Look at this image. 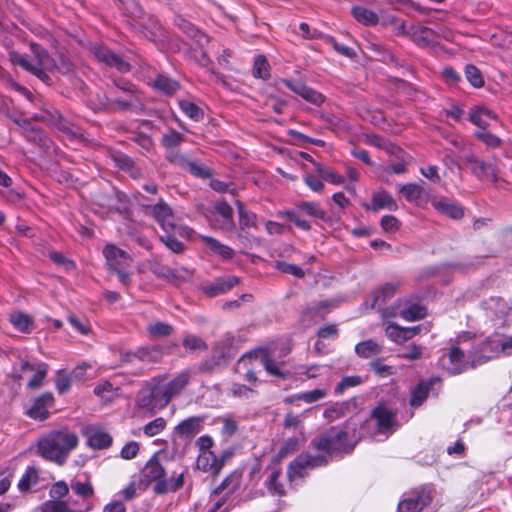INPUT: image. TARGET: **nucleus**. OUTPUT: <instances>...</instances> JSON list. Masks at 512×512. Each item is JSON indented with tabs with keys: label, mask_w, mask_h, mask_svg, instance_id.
I'll list each match as a JSON object with an SVG mask.
<instances>
[{
	"label": "nucleus",
	"mask_w": 512,
	"mask_h": 512,
	"mask_svg": "<svg viewBox=\"0 0 512 512\" xmlns=\"http://www.w3.org/2000/svg\"><path fill=\"white\" fill-rule=\"evenodd\" d=\"M78 442V436L68 429L53 430L38 441V453L46 460L63 465Z\"/></svg>",
	"instance_id": "f257e3e1"
},
{
	"label": "nucleus",
	"mask_w": 512,
	"mask_h": 512,
	"mask_svg": "<svg viewBox=\"0 0 512 512\" xmlns=\"http://www.w3.org/2000/svg\"><path fill=\"white\" fill-rule=\"evenodd\" d=\"M31 51L34 59L29 60L27 56L12 52L10 54L11 61L32 73L44 83H49L50 77L48 72H52L57 68L55 60L49 53L37 44H31Z\"/></svg>",
	"instance_id": "f03ea898"
},
{
	"label": "nucleus",
	"mask_w": 512,
	"mask_h": 512,
	"mask_svg": "<svg viewBox=\"0 0 512 512\" xmlns=\"http://www.w3.org/2000/svg\"><path fill=\"white\" fill-rule=\"evenodd\" d=\"M357 443L355 436L349 437V433L338 427H331L312 441V446L327 454L350 453Z\"/></svg>",
	"instance_id": "7ed1b4c3"
},
{
	"label": "nucleus",
	"mask_w": 512,
	"mask_h": 512,
	"mask_svg": "<svg viewBox=\"0 0 512 512\" xmlns=\"http://www.w3.org/2000/svg\"><path fill=\"white\" fill-rule=\"evenodd\" d=\"M501 353L512 354V336L504 339L501 335L495 334L474 346L471 349L472 368L499 357Z\"/></svg>",
	"instance_id": "20e7f679"
},
{
	"label": "nucleus",
	"mask_w": 512,
	"mask_h": 512,
	"mask_svg": "<svg viewBox=\"0 0 512 512\" xmlns=\"http://www.w3.org/2000/svg\"><path fill=\"white\" fill-rule=\"evenodd\" d=\"M395 425V414L385 406L376 407L371 417L361 426L363 431L361 437L367 432L371 436L384 435L387 438L393 431Z\"/></svg>",
	"instance_id": "39448f33"
},
{
	"label": "nucleus",
	"mask_w": 512,
	"mask_h": 512,
	"mask_svg": "<svg viewBox=\"0 0 512 512\" xmlns=\"http://www.w3.org/2000/svg\"><path fill=\"white\" fill-rule=\"evenodd\" d=\"M169 402L165 390L160 384L141 389L136 399L138 408L153 413L167 406Z\"/></svg>",
	"instance_id": "423d86ee"
},
{
	"label": "nucleus",
	"mask_w": 512,
	"mask_h": 512,
	"mask_svg": "<svg viewBox=\"0 0 512 512\" xmlns=\"http://www.w3.org/2000/svg\"><path fill=\"white\" fill-rule=\"evenodd\" d=\"M482 309L494 326L502 327L506 324L511 306L504 298L490 297L482 302Z\"/></svg>",
	"instance_id": "0eeeda50"
},
{
	"label": "nucleus",
	"mask_w": 512,
	"mask_h": 512,
	"mask_svg": "<svg viewBox=\"0 0 512 512\" xmlns=\"http://www.w3.org/2000/svg\"><path fill=\"white\" fill-rule=\"evenodd\" d=\"M432 490L422 487L406 495L398 504L399 512H423L432 502Z\"/></svg>",
	"instance_id": "6e6552de"
},
{
	"label": "nucleus",
	"mask_w": 512,
	"mask_h": 512,
	"mask_svg": "<svg viewBox=\"0 0 512 512\" xmlns=\"http://www.w3.org/2000/svg\"><path fill=\"white\" fill-rule=\"evenodd\" d=\"M471 350L466 354L461 348L453 346L441 358L443 367L451 375H457L468 368H472Z\"/></svg>",
	"instance_id": "1a4fd4ad"
},
{
	"label": "nucleus",
	"mask_w": 512,
	"mask_h": 512,
	"mask_svg": "<svg viewBox=\"0 0 512 512\" xmlns=\"http://www.w3.org/2000/svg\"><path fill=\"white\" fill-rule=\"evenodd\" d=\"M145 212L151 215L165 232L174 229L172 209L163 199H160L154 205L147 206Z\"/></svg>",
	"instance_id": "9d476101"
},
{
	"label": "nucleus",
	"mask_w": 512,
	"mask_h": 512,
	"mask_svg": "<svg viewBox=\"0 0 512 512\" xmlns=\"http://www.w3.org/2000/svg\"><path fill=\"white\" fill-rule=\"evenodd\" d=\"M466 162L470 165L472 173L477 178L490 182L498 180V171L493 164L486 163L473 155L467 156Z\"/></svg>",
	"instance_id": "9b49d317"
},
{
	"label": "nucleus",
	"mask_w": 512,
	"mask_h": 512,
	"mask_svg": "<svg viewBox=\"0 0 512 512\" xmlns=\"http://www.w3.org/2000/svg\"><path fill=\"white\" fill-rule=\"evenodd\" d=\"M282 82L287 88L314 105L320 106L325 101L324 95L300 81L285 79Z\"/></svg>",
	"instance_id": "f8f14e48"
},
{
	"label": "nucleus",
	"mask_w": 512,
	"mask_h": 512,
	"mask_svg": "<svg viewBox=\"0 0 512 512\" xmlns=\"http://www.w3.org/2000/svg\"><path fill=\"white\" fill-rule=\"evenodd\" d=\"M399 29L420 47H429L434 43L436 34L428 27L411 25L405 30V25L401 24Z\"/></svg>",
	"instance_id": "ddd939ff"
},
{
	"label": "nucleus",
	"mask_w": 512,
	"mask_h": 512,
	"mask_svg": "<svg viewBox=\"0 0 512 512\" xmlns=\"http://www.w3.org/2000/svg\"><path fill=\"white\" fill-rule=\"evenodd\" d=\"M91 505L85 502H72L71 500H52L43 505V512H88Z\"/></svg>",
	"instance_id": "4468645a"
},
{
	"label": "nucleus",
	"mask_w": 512,
	"mask_h": 512,
	"mask_svg": "<svg viewBox=\"0 0 512 512\" xmlns=\"http://www.w3.org/2000/svg\"><path fill=\"white\" fill-rule=\"evenodd\" d=\"M215 213L221 218V219H213L211 220L214 227L225 231V232H231L235 228V224L233 221V209L232 207L225 201L218 202L215 207Z\"/></svg>",
	"instance_id": "2eb2a0df"
},
{
	"label": "nucleus",
	"mask_w": 512,
	"mask_h": 512,
	"mask_svg": "<svg viewBox=\"0 0 512 512\" xmlns=\"http://www.w3.org/2000/svg\"><path fill=\"white\" fill-rule=\"evenodd\" d=\"M103 255L109 270L124 267L130 259L126 251L118 248L114 244H107L103 249Z\"/></svg>",
	"instance_id": "dca6fc26"
},
{
	"label": "nucleus",
	"mask_w": 512,
	"mask_h": 512,
	"mask_svg": "<svg viewBox=\"0 0 512 512\" xmlns=\"http://www.w3.org/2000/svg\"><path fill=\"white\" fill-rule=\"evenodd\" d=\"M192 372L189 369L181 371L171 381L163 384V388L169 401L176 395H179L190 383Z\"/></svg>",
	"instance_id": "f3484780"
},
{
	"label": "nucleus",
	"mask_w": 512,
	"mask_h": 512,
	"mask_svg": "<svg viewBox=\"0 0 512 512\" xmlns=\"http://www.w3.org/2000/svg\"><path fill=\"white\" fill-rule=\"evenodd\" d=\"M239 283L236 276L217 278L214 282L203 286L204 293L209 297H216L231 290Z\"/></svg>",
	"instance_id": "a211bd4d"
},
{
	"label": "nucleus",
	"mask_w": 512,
	"mask_h": 512,
	"mask_svg": "<svg viewBox=\"0 0 512 512\" xmlns=\"http://www.w3.org/2000/svg\"><path fill=\"white\" fill-rule=\"evenodd\" d=\"M54 403V397L51 393H45L36 398L33 405L28 410V415L36 420H45L49 416V408Z\"/></svg>",
	"instance_id": "6ab92c4d"
},
{
	"label": "nucleus",
	"mask_w": 512,
	"mask_h": 512,
	"mask_svg": "<svg viewBox=\"0 0 512 512\" xmlns=\"http://www.w3.org/2000/svg\"><path fill=\"white\" fill-rule=\"evenodd\" d=\"M367 210L379 211L382 209H387L389 211H396L398 209V205L392 195L385 191L381 190L375 192L372 195L371 204L365 205Z\"/></svg>",
	"instance_id": "aec40b11"
},
{
	"label": "nucleus",
	"mask_w": 512,
	"mask_h": 512,
	"mask_svg": "<svg viewBox=\"0 0 512 512\" xmlns=\"http://www.w3.org/2000/svg\"><path fill=\"white\" fill-rule=\"evenodd\" d=\"M94 55L100 62H103L108 66L115 67L121 72L129 70V64L107 48H95Z\"/></svg>",
	"instance_id": "412c9836"
},
{
	"label": "nucleus",
	"mask_w": 512,
	"mask_h": 512,
	"mask_svg": "<svg viewBox=\"0 0 512 512\" xmlns=\"http://www.w3.org/2000/svg\"><path fill=\"white\" fill-rule=\"evenodd\" d=\"M491 120H497V115L486 107L475 106L469 111V121L481 130L487 129Z\"/></svg>",
	"instance_id": "4be33fe9"
},
{
	"label": "nucleus",
	"mask_w": 512,
	"mask_h": 512,
	"mask_svg": "<svg viewBox=\"0 0 512 512\" xmlns=\"http://www.w3.org/2000/svg\"><path fill=\"white\" fill-rule=\"evenodd\" d=\"M160 352L157 348H139L136 351H128L121 353V361L132 363L135 360L144 361V362H154L157 360Z\"/></svg>",
	"instance_id": "5701e85b"
},
{
	"label": "nucleus",
	"mask_w": 512,
	"mask_h": 512,
	"mask_svg": "<svg viewBox=\"0 0 512 512\" xmlns=\"http://www.w3.org/2000/svg\"><path fill=\"white\" fill-rule=\"evenodd\" d=\"M203 428V418L199 416L189 417L175 427V433L180 437L191 438Z\"/></svg>",
	"instance_id": "b1692460"
},
{
	"label": "nucleus",
	"mask_w": 512,
	"mask_h": 512,
	"mask_svg": "<svg viewBox=\"0 0 512 512\" xmlns=\"http://www.w3.org/2000/svg\"><path fill=\"white\" fill-rule=\"evenodd\" d=\"M431 204L438 212L447 215L452 219H460L463 216V209L446 198H434L431 201Z\"/></svg>",
	"instance_id": "393cba45"
},
{
	"label": "nucleus",
	"mask_w": 512,
	"mask_h": 512,
	"mask_svg": "<svg viewBox=\"0 0 512 512\" xmlns=\"http://www.w3.org/2000/svg\"><path fill=\"white\" fill-rule=\"evenodd\" d=\"M86 435L87 443L93 449H105L112 444V437L101 429L89 428Z\"/></svg>",
	"instance_id": "a878e982"
},
{
	"label": "nucleus",
	"mask_w": 512,
	"mask_h": 512,
	"mask_svg": "<svg viewBox=\"0 0 512 512\" xmlns=\"http://www.w3.org/2000/svg\"><path fill=\"white\" fill-rule=\"evenodd\" d=\"M236 206L239 215V228L241 230L238 237L241 238L242 232L257 228V215L252 211L247 210L241 201H237Z\"/></svg>",
	"instance_id": "bb28decb"
},
{
	"label": "nucleus",
	"mask_w": 512,
	"mask_h": 512,
	"mask_svg": "<svg viewBox=\"0 0 512 512\" xmlns=\"http://www.w3.org/2000/svg\"><path fill=\"white\" fill-rule=\"evenodd\" d=\"M186 471H181L176 476L170 479L160 480L154 486V491L157 494H164L167 492H175L184 485V477Z\"/></svg>",
	"instance_id": "cd10ccee"
},
{
	"label": "nucleus",
	"mask_w": 512,
	"mask_h": 512,
	"mask_svg": "<svg viewBox=\"0 0 512 512\" xmlns=\"http://www.w3.org/2000/svg\"><path fill=\"white\" fill-rule=\"evenodd\" d=\"M200 238L214 254L220 256L223 260H229L233 257V249L222 244L217 239L210 236H201Z\"/></svg>",
	"instance_id": "c85d7f7f"
},
{
	"label": "nucleus",
	"mask_w": 512,
	"mask_h": 512,
	"mask_svg": "<svg viewBox=\"0 0 512 512\" xmlns=\"http://www.w3.org/2000/svg\"><path fill=\"white\" fill-rule=\"evenodd\" d=\"M483 263V257L467 256L459 261L449 263L447 266L450 270L457 273H465L469 270L475 269Z\"/></svg>",
	"instance_id": "c756f323"
},
{
	"label": "nucleus",
	"mask_w": 512,
	"mask_h": 512,
	"mask_svg": "<svg viewBox=\"0 0 512 512\" xmlns=\"http://www.w3.org/2000/svg\"><path fill=\"white\" fill-rule=\"evenodd\" d=\"M143 477L147 481H155L156 483L160 480H165L164 468L161 466L159 461L155 458L150 459L143 469Z\"/></svg>",
	"instance_id": "7c9ffc66"
},
{
	"label": "nucleus",
	"mask_w": 512,
	"mask_h": 512,
	"mask_svg": "<svg viewBox=\"0 0 512 512\" xmlns=\"http://www.w3.org/2000/svg\"><path fill=\"white\" fill-rule=\"evenodd\" d=\"M438 381L437 378H431L426 383H419L412 391L410 404L413 407L420 406L427 398L428 393L430 391L431 386L433 383Z\"/></svg>",
	"instance_id": "2f4dec72"
},
{
	"label": "nucleus",
	"mask_w": 512,
	"mask_h": 512,
	"mask_svg": "<svg viewBox=\"0 0 512 512\" xmlns=\"http://www.w3.org/2000/svg\"><path fill=\"white\" fill-rule=\"evenodd\" d=\"M382 351L381 345H379L375 340L369 339L363 342L358 343L355 346L356 354L361 358H370L380 354Z\"/></svg>",
	"instance_id": "473e14b6"
},
{
	"label": "nucleus",
	"mask_w": 512,
	"mask_h": 512,
	"mask_svg": "<svg viewBox=\"0 0 512 512\" xmlns=\"http://www.w3.org/2000/svg\"><path fill=\"white\" fill-rule=\"evenodd\" d=\"M10 323L18 331L23 333H30L33 328V319L23 312H14L9 317Z\"/></svg>",
	"instance_id": "72a5a7b5"
},
{
	"label": "nucleus",
	"mask_w": 512,
	"mask_h": 512,
	"mask_svg": "<svg viewBox=\"0 0 512 512\" xmlns=\"http://www.w3.org/2000/svg\"><path fill=\"white\" fill-rule=\"evenodd\" d=\"M298 213H304L308 216L324 220L326 217L325 211L319 206L318 203L313 201H302L296 204Z\"/></svg>",
	"instance_id": "f704fd0d"
},
{
	"label": "nucleus",
	"mask_w": 512,
	"mask_h": 512,
	"mask_svg": "<svg viewBox=\"0 0 512 512\" xmlns=\"http://www.w3.org/2000/svg\"><path fill=\"white\" fill-rule=\"evenodd\" d=\"M352 15L359 22L366 26H374L378 23V15L364 7H354L352 9Z\"/></svg>",
	"instance_id": "c9c22d12"
},
{
	"label": "nucleus",
	"mask_w": 512,
	"mask_h": 512,
	"mask_svg": "<svg viewBox=\"0 0 512 512\" xmlns=\"http://www.w3.org/2000/svg\"><path fill=\"white\" fill-rule=\"evenodd\" d=\"M397 288L398 284L396 283H387L381 286L374 294L372 306L380 307L396 293Z\"/></svg>",
	"instance_id": "e433bc0d"
},
{
	"label": "nucleus",
	"mask_w": 512,
	"mask_h": 512,
	"mask_svg": "<svg viewBox=\"0 0 512 512\" xmlns=\"http://www.w3.org/2000/svg\"><path fill=\"white\" fill-rule=\"evenodd\" d=\"M386 335L395 343H403L411 339V331L397 324H390L386 329Z\"/></svg>",
	"instance_id": "4c0bfd02"
},
{
	"label": "nucleus",
	"mask_w": 512,
	"mask_h": 512,
	"mask_svg": "<svg viewBox=\"0 0 512 512\" xmlns=\"http://www.w3.org/2000/svg\"><path fill=\"white\" fill-rule=\"evenodd\" d=\"M306 441V436L304 431L297 432L296 435L288 438L283 447L280 450L281 456H286L287 454L293 453L300 448V446Z\"/></svg>",
	"instance_id": "58836bf2"
},
{
	"label": "nucleus",
	"mask_w": 512,
	"mask_h": 512,
	"mask_svg": "<svg viewBox=\"0 0 512 512\" xmlns=\"http://www.w3.org/2000/svg\"><path fill=\"white\" fill-rule=\"evenodd\" d=\"M154 87L166 95H172L179 89V84L165 75H158L155 79Z\"/></svg>",
	"instance_id": "ea45409f"
},
{
	"label": "nucleus",
	"mask_w": 512,
	"mask_h": 512,
	"mask_svg": "<svg viewBox=\"0 0 512 512\" xmlns=\"http://www.w3.org/2000/svg\"><path fill=\"white\" fill-rule=\"evenodd\" d=\"M399 191L404 196V198L411 203L417 202L424 193L423 187L415 183L403 185Z\"/></svg>",
	"instance_id": "a19ab883"
},
{
	"label": "nucleus",
	"mask_w": 512,
	"mask_h": 512,
	"mask_svg": "<svg viewBox=\"0 0 512 512\" xmlns=\"http://www.w3.org/2000/svg\"><path fill=\"white\" fill-rule=\"evenodd\" d=\"M70 487L73 492L82 498L81 502L88 503L87 500L94 494V489L89 481L81 482L74 480L71 482Z\"/></svg>",
	"instance_id": "79ce46f5"
},
{
	"label": "nucleus",
	"mask_w": 512,
	"mask_h": 512,
	"mask_svg": "<svg viewBox=\"0 0 512 512\" xmlns=\"http://www.w3.org/2000/svg\"><path fill=\"white\" fill-rule=\"evenodd\" d=\"M179 107L181 111L188 116L190 119L194 121H200L203 119L204 113L203 110L197 106L195 103L189 100H180Z\"/></svg>",
	"instance_id": "37998d69"
},
{
	"label": "nucleus",
	"mask_w": 512,
	"mask_h": 512,
	"mask_svg": "<svg viewBox=\"0 0 512 512\" xmlns=\"http://www.w3.org/2000/svg\"><path fill=\"white\" fill-rule=\"evenodd\" d=\"M184 141V136L176 130H169L164 133L161 139V144L167 149V151L175 150Z\"/></svg>",
	"instance_id": "c03bdc74"
},
{
	"label": "nucleus",
	"mask_w": 512,
	"mask_h": 512,
	"mask_svg": "<svg viewBox=\"0 0 512 512\" xmlns=\"http://www.w3.org/2000/svg\"><path fill=\"white\" fill-rule=\"evenodd\" d=\"M38 472L34 467H28L18 482V488L22 492L28 491L31 486L37 484Z\"/></svg>",
	"instance_id": "a18cd8bd"
},
{
	"label": "nucleus",
	"mask_w": 512,
	"mask_h": 512,
	"mask_svg": "<svg viewBox=\"0 0 512 512\" xmlns=\"http://www.w3.org/2000/svg\"><path fill=\"white\" fill-rule=\"evenodd\" d=\"M400 316L406 321L421 320L426 316L425 307L419 304H413L400 312Z\"/></svg>",
	"instance_id": "49530a36"
},
{
	"label": "nucleus",
	"mask_w": 512,
	"mask_h": 512,
	"mask_svg": "<svg viewBox=\"0 0 512 512\" xmlns=\"http://www.w3.org/2000/svg\"><path fill=\"white\" fill-rule=\"evenodd\" d=\"M348 409V403H334L324 410L323 416L328 421H335L343 417Z\"/></svg>",
	"instance_id": "de8ad7c7"
},
{
	"label": "nucleus",
	"mask_w": 512,
	"mask_h": 512,
	"mask_svg": "<svg viewBox=\"0 0 512 512\" xmlns=\"http://www.w3.org/2000/svg\"><path fill=\"white\" fill-rule=\"evenodd\" d=\"M327 396V389L317 388L314 390L297 393V399L307 403H315Z\"/></svg>",
	"instance_id": "09e8293b"
},
{
	"label": "nucleus",
	"mask_w": 512,
	"mask_h": 512,
	"mask_svg": "<svg viewBox=\"0 0 512 512\" xmlns=\"http://www.w3.org/2000/svg\"><path fill=\"white\" fill-rule=\"evenodd\" d=\"M363 382L362 377L358 375L345 376L335 387V394L340 395L348 388L361 385Z\"/></svg>",
	"instance_id": "8fccbe9b"
},
{
	"label": "nucleus",
	"mask_w": 512,
	"mask_h": 512,
	"mask_svg": "<svg viewBox=\"0 0 512 512\" xmlns=\"http://www.w3.org/2000/svg\"><path fill=\"white\" fill-rule=\"evenodd\" d=\"M136 102V97L131 95H126L125 97L115 96L110 99L111 105H113L114 109L118 111H128L132 109Z\"/></svg>",
	"instance_id": "3c124183"
},
{
	"label": "nucleus",
	"mask_w": 512,
	"mask_h": 512,
	"mask_svg": "<svg viewBox=\"0 0 512 512\" xmlns=\"http://www.w3.org/2000/svg\"><path fill=\"white\" fill-rule=\"evenodd\" d=\"M34 371H36L35 374L28 382V388L30 389H36L42 386L48 371V365L46 363H39Z\"/></svg>",
	"instance_id": "603ef678"
},
{
	"label": "nucleus",
	"mask_w": 512,
	"mask_h": 512,
	"mask_svg": "<svg viewBox=\"0 0 512 512\" xmlns=\"http://www.w3.org/2000/svg\"><path fill=\"white\" fill-rule=\"evenodd\" d=\"M167 422L163 417H158L153 421H150L143 427V432L148 437L158 435L166 428Z\"/></svg>",
	"instance_id": "864d4df0"
},
{
	"label": "nucleus",
	"mask_w": 512,
	"mask_h": 512,
	"mask_svg": "<svg viewBox=\"0 0 512 512\" xmlns=\"http://www.w3.org/2000/svg\"><path fill=\"white\" fill-rule=\"evenodd\" d=\"M303 420V415H296L292 412H289L284 417L283 427L285 429H294L297 432L304 431Z\"/></svg>",
	"instance_id": "5fc2aeb1"
},
{
	"label": "nucleus",
	"mask_w": 512,
	"mask_h": 512,
	"mask_svg": "<svg viewBox=\"0 0 512 512\" xmlns=\"http://www.w3.org/2000/svg\"><path fill=\"white\" fill-rule=\"evenodd\" d=\"M280 471H273L266 481L268 490L273 495L282 496L285 494L284 486L278 481Z\"/></svg>",
	"instance_id": "6e6d98bb"
},
{
	"label": "nucleus",
	"mask_w": 512,
	"mask_h": 512,
	"mask_svg": "<svg viewBox=\"0 0 512 512\" xmlns=\"http://www.w3.org/2000/svg\"><path fill=\"white\" fill-rule=\"evenodd\" d=\"M183 346L186 350L191 352L204 351L207 349L206 343L201 338L194 335H187L183 340Z\"/></svg>",
	"instance_id": "4d7b16f0"
},
{
	"label": "nucleus",
	"mask_w": 512,
	"mask_h": 512,
	"mask_svg": "<svg viewBox=\"0 0 512 512\" xmlns=\"http://www.w3.org/2000/svg\"><path fill=\"white\" fill-rule=\"evenodd\" d=\"M465 76L470 84L475 88L483 86L484 81L478 68L473 65H467L465 69Z\"/></svg>",
	"instance_id": "13d9d810"
},
{
	"label": "nucleus",
	"mask_w": 512,
	"mask_h": 512,
	"mask_svg": "<svg viewBox=\"0 0 512 512\" xmlns=\"http://www.w3.org/2000/svg\"><path fill=\"white\" fill-rule=\"evenodd\" d=\"M160 240L174 253H181L184 250V245L178 239H176L171 231H168L165 235L161 236Z\"/></svg>",
	"instance_id": "bf43d9fd"
},
{
	"label": "nucleus",
	"mask_w": 512,
	"mask_h": 512,
	"mask_svg": "<svg viewBox=\"0 0 512 512\" xmlns=\"http://www.w3.org/2000/svg\"><path fill=\"white\" fill-rule=\"evenodd\" d=\"M148 331L153 337H165L172 333V327L164 322L152 323L148 326Z\"/></svg>",
	"instance_id": "052dcab7"
},
{
	"label": "nucleus",
	"mask_w": 512,
	"mask_h": 512,
	"mask_svg": "<svg viewBox=\"0 0 512 512\" xmlns=\"http://www.w3.org/2000/svg\"><path fill=\"white\" fill-rule=\"evenodd\" d=\"M269 64L264 56H258L254 62L253 75L258 78L266 79L269 77Z\"/></svg>",
	"instance_id": "680f3d73"
},
{
	"label": "nucleus",
	"mask_w": 512,
	"mask_h": 512,
	"mask_svg": "<svg viewBox=\"0 0 512 512\" xmlns=\"http://www.w3.org/2000/svg\"><path fill=\"white\" fill-rule=\"evenodd\" d=\"M475 136L488 147L497 148L501 145V139L486 131V129L477 131Z\"/></svg>",
	"instance_id": "e2e57ef3"
},
{
	"label": "nucleus",
	"mask_w": 512,
	"mask_h": 512,
	"mask_svg": "<svg viewBox=\"0 0 512 512\" xmlns=\"http://www.w3.org/2000/svg\"><path fill=\"white\" fill-rule=\"evenodd\" d=\"M275 267L277 270L285 274H291L300 278L304 276V272L300 267L285 261H277Z\"/></svg>",
	"instance_id": "0e129e2a"
},
{
	"label": "nucleus",
	"mask_w": 512,
	"mask_h": 512,
	"mask_svg": "<svg viewBox=\"0 0 512 512\" xmlns=\"http://www.w3.org/2000/svg\"><path fill=\"white\" fill-rule=\"evenodd\" d=\"M261 363L269 374L281 378L285 377V375L280 371L279 363L268 355L262 356Z\"/></svg>",
	"instance_id": "69168bd1"
},
{
	"label": "nucleus",
	"mask_w": 512,
	"mask_h": 512,
	"mask_svg": "<svg viewBox=\"0 0 512 512\" xmlns=\"http://www.w3.org/2000/svg\"><path fill=\"white\" fill-rule=\"evenodd\" d=\"M166 159L170 163L180 167L181 169H185L189 161V158L187 156L176 150L167 151Z\"/></svg>",
	"instance_id": "338daca9"
},
{
	"label": "nucleus",
	"mask_w": 512,
	"mask_h": 512,
	"mask_svg": "<svg viewBox=\"0 0 512 512\" xmlns=\"http://www.w3.org/2000/svg\"><path fill=\"white\" fill-rule=\"evenodd\" d=\"M423 347L416 344L407 346L404 351L400 354V357L407 360H417L422 357Z\"/></svg>",
	"instance_id": "774afa93"
}]
</instances>
